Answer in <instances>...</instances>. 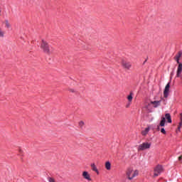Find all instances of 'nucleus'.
Returning <instances> with one entry per match:
<instances>
[{
    "label": "nucleus",
    "mask_w": 182,
    "mask_h": 182,
    "mask_svg": "<svg viewBox=\"0 0 182 182\" xmlns=\"http://www.w3.org/2000/svg\"><path fill=\"white\" fill-rule=\"evenodd\" d=\"M4 37H5V31H4V30H2L1 28L0 27V38Z\"/></svg>",
    "instance_id": "2eb2a0df"
},
{
    "label": "nucleus",
    "mask_w": 182,
    "mask_h": 182,
    "mask_svg": "<svg viewBox=\"0 0 182 182\" xmlns=\"http://www.w3.org/2000/svg\"><path fill=\"white\" fill-rule=\"evenodd\" d=\"M41 48L47 54H50L53 52V48L44 40H41Z\"/></svg>",
    "instance_id": "f257e3e1"
},
{
    "label": "nucleus",
    "mask_w": 182,
    "mask_h": 182,
    "mask_svg": "<svg viewBox=\"0 0 182 182\" xmlns=\"http://www.w3.org/2000/svg\"><path fill=\"white\" fill-rule=\"evenodd\" d=\"M165 116H166V118L168 119V122L171 123L172 120H171V117L170 114H166Z\"/></svg>",
    "instance_id": "4468645a"
},
{
    "label": "nucleus",
    "mask_w": 182,
    "mask_h": 182,
    "mask_svg": "<svg viewBox=\"0 0 182 182\" xmlns=\"http://www.w3.org/2000/svg\"><path fill=\"white\" fill-rule=\"evenodd\" d=\"M2 13V10L0 9V14Z\"/></svg>",
    "instance_id": "b1692460"
},
{
    "label": "nucleus",
    "mask_w": 182,
    "mask_h": 182,
    "mask_svg": "<svg viewBox=\"0 0 182 182\" xmlns=\"http://www.w3.org/2000/svg\"><path fill=\"white\" fill-rule=\"evenodd\" d=\"M161 132L163 133V134H166V132L164 128H162V129H161Z\"/></svg>",
    "instance_id": "412c9836"
},
{
    "label": "nucleus",
    "mask_w": 182,
    "mask_h": 182,
    "mask_svg": "<svg viewBox=\"0 0 182 182\" xmlns=\"http://www.w3.org/2000/svg\"><path fill=\"white\" fill-rule=\"evenodd\" d=\"M82 176L83 177L84 179L88 181H91L92 178L90 177V175L89 174V173L87 171H83Z\"/></svg>",
    "instance_id": "0eeeda50"
},
{
    "label": "nucleus",
    "mask_w": 182,
    "mask_h": 182,
    "mask_svg": "<svg viewBox=\"0 0 182 182\" xmlns=\"http://www.w3.org/2000/svg\"><path fill=\"white\" fill-rule=\"evenodd\" d=\"M105 168L108 171L111 170V163L109 161L105 162Z\"/></svg>",
    "instance_id": "f8f14e48"
},
{
    "label": "nucleus",
    "mask_w": 182,
    "mask_h": 182,
    "mask_svg": "<svg viewBox=\"0 0 182 182\" xmlns=\"http://www.w3.org/2000/svg\"><path fill=\"white\" fill-rule=\"evenodd\" d=\"M127 100L129 102H132L133 100V92H130L129 95L127 97Z\"/></svg>",
    "instance_id": "ddd939ff"
},
{
    "label": "nucleus",
    "mask_w": 182,
    "mask_h": 182,
    "mask_svg": "<svg viewBox=\"0 0 182 182\" xmlns=\"http://www.w3.org/2000/svg\"><path fill=\"white\" fill-rule=\"evenodd\" d=\"M178 159L179 160V161H181L182 160V155H181V156L178 158Z\"/></svg>",
    "instance_id": "4be33fe9"
},
{
    "label": "nucleus",
    "mask_w": 182,
    "mask_h": 182,
    "mask_svg": "<svg viewBox=\"0 0 182 182\" xmlns=\"http://www.w3.org/2000/svg\"><path fill=\"white\" fill-rule=\"evenodd\" d=\"M162 171H163V168H162L161 165H157V166H156V168H154V177L159 176Z\"/></svg>",
    "instance_id": "423d86ee"
},
{
    "label": "nucleus",
    "mask_w": 182,
    "mask_h": 182,
    "mask_svg": "<svg viewBox=\"0 0 182 182\" xmlns=\"http://www.w3.org/2000/svg\"><path fill=\"white\" fill-rule=\"evenodd\" d=\"M127 176L129 180H132L136 176H139V171H133V169H127Z\"/></svg>",
    "instance_id": "7ed1b4c3"
},
{
    "label": "nucleus",
    "mask_w": 182,
    "mask_h": 182,
    "mask_svg": "<svg viewBox=\"0 0 182 182\" xmlns=\"http://www.w3.org/2000/svg\"><path fill=\"white\" fill-rule=\"evenodd\" d=\"M78 125H79V127H80V128H82L83 126L85 125V122H84L83 121H80V122H79Z\"/></svg>",
    "instance_id": "a211bd4d"
},
{
    "label": "nucleus",
    "mask_w": 182,
    "mask_h": 182,
    "mask_svg": "<svg viewBox=\"0 0 182 182\" xmlns=\"http://www.w3.org/2000/svg\"><path fill=\"white\" fill-rule=\"evenodd\" d=\"M4 23H5V26H6V28H9L11 27V25L9 23L8 20H5Z\"/></svg>",
    "instance_id": "f3484780"
},
{
    "label": "nucleus",
    "mask_w": 182,
    "mask_h": 182,
    "mask_svg": "<svg viewBox=\"0 0 182 182\" xmlns=\"http://www.w3.org/2000/svg\"><path fill=\"white\" fill-rule=\"evenodd\" d=\"M182 55V52L178 53L176 55H175V60H176V63L179 64L178 65V70H176V77H179L182 73V63L179 62L180 58Z\"/></svg>",
    "instance_id": "f03ea898"
},
{
    "label": "nucleus",
    "mask_w": 182,
    "mask_h": 182,
    "mask_svg": "<svg viewBox=\"0 0 182 182\" xmlns=\"http://www.w3.org/2000/svg\"><path fill=\"white\" fill-rule=\"evenodd\" d=\"M70 92H75V90H73V89H70Z\"/></svg>",
    "instance_id": "5701e85b"
},
{
    "label": "nucleus",
    "mask_w": 182,
    "mask_h": 182,
    "mask_svg": "<svg viewBox=\"0 0 182 182\" xmlns=\"http://www.w3.org/2000/svg\"><path fill=\"white\" fill-rule=\"evenodd\" d=\"M151 143L144 142L139 145L138 151H146V149H149L151 148Z\"/></svg>",
    "instance_id": "20e7f679"
},
{
    "label": "nucleus",
    "mask_w": 182,
    "mask_h": 182,
    "mask_svg": "<svg viewBox=\"0 0 182 182\" xmlns=\"http://www.w3.org/2000/svg\"><path fill=\"white\" fill-rule=\"evenodd\" d=\"M48 182H55V179L53 178H48Z\"/></svg>",
    "instance_id": "aec40b11"
},
{
    "label": "nucleus",
    "mask_w": 182,
    "mask_h": 182,
    "mask_svg": "<svg viewBox=\"0 0 182 182\" xmlns=\"http://www.w3.org/2000/svg\"><path fill=\"white\" fill-rule=\"evenodd\" d=\"M169 88H170V83L168 82L165 87V90L164 91V97H167L168 96V93H169Z\"/></svg>",
    "instance_id": "6e6552de"
},
{
    "label": "nucleus",
    "mask_w": 182,
    "mask_h": 182,
    "mask_svg": "<svg viewBox=\"0 0 182 182\" xmlns=\"http://www.w3.org/2000/svg\"><path fill=\"white\" fill-rule=\"evenodd\" d=\"M182 127V114H181V122H179V127H178V129H181Z\"/></svg>",
    "instance_id": "6ab92c4d"
},
{
    "label": "nucleus",
    "mask_w": 182,
    "mask_h": 182,
    "mask_svg": "<svg viewBox=\"0 0 182 182\" xmlns=\"http://www.w3.org/2000/svg\"><path fill=\"white\" fill-rule=\"evenodd\" d=\"M91 168L93 171L96 172L97 174L100 173L95 163L91 164Z\"/></svg>",
    "instance_id": "1a4fd4ad"
},
{
    "label": "nucleus",
    "mask_w": 182,
    "mask_h": 182,
    "mask_svg": "<svg viewBox=\"0 0 182 182\" xmlns=\"http://www.w3.org/2000/svg\"><path fill=\"white\" fill-rule=\"evenodd\" d=\"M121 65H122V67L123 68V69L127 70H129L132 67V63L125 60H122Z\"/></svg>",
    "instance_id": "39448f33"
},
{
    "label": "nucleus",
    "mask_w": 182,
    "mask_h": 182,
    "mask_svg": "<svg viewBox=\"0 0 182 182\" xmlns=\"http://www.w3.org/2000/svg\"><path fill=\"white\" fill-rule=\"evenodd\" d=\"M151 104L153 105V107L156 108L161 105V101H154V102H151Z\"/></svg>",
    "instance_id": "9d476101"
},
{
    "label": "nucleus",
    "mask_w": 182,
    "mask_h": 182,
    "mask_svg": "<svg viewBox=\"0 0 182 182\" xmlns=\"http://www.w3.org/2000/svg\"><path fill=\"white\" fill-rule=\"evenodd\" d=\"M149 130H150V128H149V127H147V128H146L144 130H143V131L141 132L142 136H146V134H147V133H149Z\"/></svg>",
    "instance_id": "9b49d317"
},
{
    "label": "nucleus",
    "mask_w": 182,
    "mask_h": 182,
    "mask_svg": "<svg viewBox=\"0 0 182 182\" xmlns=\"http://www.w3.org/2000/svg\"><path fill=\"white\" fill-rule=\"evenodd\" d=\"M165 122H166V119L164 117H163L161 122H160V126L164 127L165 126Z\"/></svg>",
    "instance_id": "dca6fc26"
}]
</instances>
